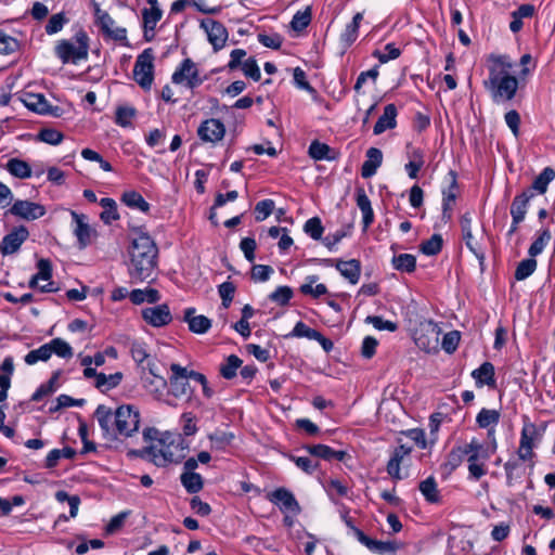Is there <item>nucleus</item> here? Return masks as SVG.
Returning a JSON list of instances; mask_svg holds the SVG:
<instances>
[{"instance_id": "1", "label": "nucleus", "mask_w": 555, "mask_h": 555, "mask_svg": "<svg viewBox=\"0 0 555 555\" xmlns=\"http://www.w3.org/2000/svg\"><path fill=\"white\" fill-rule=\"evenodd\" d=\"M128 274L132 282L153 280L157 269L158 248L154 240L145 232L138 231L128 248Z\"/></svg>"}, {"instance_id": "2", "label": "nucleus", "mask_w": 555, "mask_h": 555, "mask_svg": "<svg viewBox=\"0 0 555 555\" xmlns=\"http://www.w3.org/2000/svg\"><path fill=\"white\" fill-rule=\"evenodd\" d=\"M94 416L107 439L132 437L139 430L141 423L139 409L131 404L120 405L115 411L100 404L94 412Z\"/></svg>"}, {"instance_id": "3", "label": "nucleus", "mask_w": 555, "mask_h": 555, "mask_svg": "<svg viewBox=\"0 0 555 555\" xmlns=\"http://www.w3.org/2000/svg\"><path fill=\"white\" fill-rule=\"evenodd\" d=\"M489 76L485 80V87L490 91L493 102L505 103L514 99L518 80L509 72L514 64L508 55L489 56Z\"/></svg>"}, {"instance_id": "4", "label": "nucleus", "mask_w": 555, "mask_h": 555, "mask_svg": "<svg viewBox=\"0 0 555 555\" xmlns=\"http://www.w3.org/2000/svg\"><path fill=\"white\" fill-rule=\"evenodd\" d=\"M188 450L189 443L181 434L165 433L163 437L151 447L142 451H131L130 453L140 455L158 467H165L171 463L177 464L184 460Z\"/></svg>"}, {"instance_id": "5", "label": "nucleus", "mask_w": 555, "mask_h": 555, "mask_svg": "<svg viewBox=\"0 0 555 555\" xmlns=\"http://www.w3.org/2000/svg\"><path fill=\"white\" fill-rule=\"evenodd\" d=\"M88 52L89 37L83 29L76 31L73 38L69 40H60L54 48L55 55L62 61L63 64H77L82 60H87Z\"/></svg>"}, {"instance_id": "6", "label": "nucleus", "mask_w": 555, "mask_h": 555, "mask_svg": "<svg viewBox=\"0 0 555 555\" xmlns=\"http://www.w3.org/2000/svg\"><path fill=\"white\" fill-rule=\"evenodd\" d=\"M464 452L468 462L469 477L479 480L487 474L486 462L490 459L491 452L476 438L464 443Z\"/></svg>"}, {"instance_id": "7", "label": "nucleus", "mask_w": 555, "mask_h": 555, "mask_svg": "<svg viewBox=\"0 0 555 555\" xmlns=\"http://www.w3.org/2000/svg\"><path fill=\"white\" fill-rule=\"evenodd\" d=\"M91 3L93 7L95 24L100 27L104 37L121 42L124 46H128L126 28L115 27V21L106 11L101 9V3L98 2V0H92Z\"/></svg>"}, {"instance_id": "8", "label": "nucleus", "mask_w": 555, "mask_h": 555, "mask_svg": "<svg viewBox=\"0 0 555 555\" xmlns=\"http://www.w3.org/2000/svg\"><path fill=\"white\" fill-rule=\"evenodd\" d=\"M133 79L143 90L151 89L154 81V53L151 48L138 55L133 66Z\"/></svg>"}, {"instance_id": "9", "label": "nucleus", "mask_w": 555, "mask_h": 555, "mask_svg": "<svg viewBox=\"0 0 555 555\" xmlns=\"http://www.w3.org/2000/svg\"><path fill=\"white\" fill-rule=\"evenodd\" d=\"M439 337L440 328L433 321L421 322L413 334L415 345L427 353L438 350Z\"/></svg>"}, {"instance_id": "10", "label": "nucleus", "mask_w": 555, "mask_h": 555, "mask_svg": "<svg viewBox=\"0 0 555 555\" xmlns=\"http://www.w3.org/2000/svg\"><path fill=\"white\" fill-rule=\"evenodd\" d=\"M542 430H540L533 423H525L521 433L517 455L519 461H532L535 456L533 449L538 446L542 438Z\"/></svg>"}, {"instance_id": "11", "label": "nucleus", "mask_w": 555, "mask_h": 555, "mask_svg": "<svg viewBox=\"0 0 555 555\" xmlns=\"http://www.w3.org/2000/svg\"><path fill=\"white\" fill-rule=\"evenodd\" d=\"M171 80L175 85H181L190 90L199 87L205 78L199 76L196 64L191 59H185L173 72Z\"/></svg>"}, {"instance_id": "12", "label": "nucleus", "mask_w": 555, "mask_h": 555, "mask_svg": "<svg viewBox=\"0 0 555 555\" xmlns=\"http://www.w3.org/2000/svg\"><path fill=\"white\" fill-rule=\"evenodd\" d=\"M444 182L447 185L442 189V219L447 222L452 218L453 206L460 193L456 172L450 170Z\"/></svg>"}, {"instance_id": "13", "label": "nucleus", "mask_w": 555, "mask_h": 555, "mask_svg": "<svg viewBox=\"0 0 555 555\" xmlns=\"http://www.w3.org/2000/svg\"><path fill=\"white\" fill-rule=\"evenodd\" d=\"M201 27L205 30L208 41L215 51L221 50L228 40V30L224 25L212 18H205L201 22Z\"/></svg>"}, {"instance_id": "14", "label": "nucleus", "mask_w": 555, "mask_h": 555, "mask_svg": "<svg viewBox=\"0 0 555 555\" xmlns=\"http://www.w3.org/2000/svg\"><path fill=\"white\" fill-rule=\"evenodd\" d=\"M225 134V126L216 118L204 120L197 128L198 138L206 143H217L223 139Z\"/></svg>"}, {"instance_id": "15", "label": "nucleus", "mask_w": 555, "mask_h": 555, "mask_svg": "<svg viewBox=\"0 0 555 555\" xmlns=\"http://www.w3.org/2000/svg\"><path fill=\"white\" fill-rule=\"evenodd\" d=\"M10 214L25 220H36L46 214V208L29 201H16L10 208Z\"/></svg>"}, {"instance_id": "16", "label": "nucleus", "mask_w": 555, "mask_h": 555, "mask_svg": "<svg viewBox=\"0 0 555 555\" xmlns=\"http://www.w3.org/2000/svg\"><path fill=\"white\" fill-rule=\"evenodd\" d=\"M142 318L155 327L167 325L172 320L170 309L166 304L143 309Z\"/></svg>"}, {"instance_id": "17", "label": "nucleus", "mask_w": 555, "mask_h": 555, "mask_svg": "<svg viewBox=\"0 0 555 555\" xmlns=\"http://www.w3.org/2000/svg\"><path fill=\"white\" fill-rule=\"evenodd\" d=\"M352 530L359 542L365 545L370 551L378 554H386L393 553L398 550V544L396 542L371 539L362 530L356 527H352Z\"/></svg>"}, {"instance_id": "18", "label": "nucleus", "mask_w": 555, "mask_h": 555, "mask_svg": "<svg viewBox=\"0 0 555 555\" xmlns=\"http://www.w3.org/2000/svg\"><path fill=\"white\" fill-rule=\"evenodd\" d=\"M28 234L27 229L23 225L7 234L0 246L2 255L16 253L21 245L27 240Z\"/></svg>"}, {"instance_id": "19", "label": "nucleus", "mask_w": 555, "mask_h": 555, "mask_svg": "<svg viewBox=\"0 0 555 555\" xmlns=\"http://www.w3.org/2000/svg\"><path fill=\"white\" fill-rule=\"evenodd\" d=\"M269 500L279 505L281 509L294 513L300 512V506L294 494L285 488H278L268 495Z\"/></svg>"}, {"instance_id": "20", "label": "nucleus", "mask_w": 555, "mask_h": 555, "mask_svg": "<svg viewBox=\"0 0 555 555\" xmlns=\"http://www.w3.org/2000/svg\"><path fill=\"white\" fill-rule=\"evenodd\" d=\"M383 163V153L377 147L366 151V159L361 167V176L365 179L373 177Z\"/></svg>"}, {"instance_id": "21", "label": "nucleus", "mask_w": 555, "mask_h": 555, "mask_svg": "<svg viewBox=\"0 0 555 555\" xmlns=\"http://www.w3.org/2000/svg\"><path fill=\"white\" fill-rule=\"evenodd\" d=\"M357 206L362 212L363 219V231H366L374 221V211L371 205V201L367 197L363 188H358L356 191Z\"/></svg>"}, {"instance_id": "22", "label": "nucleus", "mask_w": 555, "mask_h": 555, "mask_svg": "<svg viewBox=\"0 0 555 555\" xmlns=\"http://www.w3.org/2000/svg\"><path fill=\"white\" fill-rule=\"evenodd\" d=\"M38 272L36 273L37 278L40 281H48L47 284H43L39 287L41 293H55L59 291V287L55 286V283L51 281L52 279V264L49 259H40L37 262Z\"/></svg>"}, {"instance_id": "23", "label": "nucleus", "mask_w": 555, "mask_h": 555, "mask_svg": "<svg viewBox=\"0 0 555 555\" xmlns=\"http://www.w3.org/2000/svg\"><path fill=\"white\" fill-rule=\"evenodd\" d=\"M194 308H188L184 311L183 320L188 323L191 332L195 334H205L211 327V321L205 315H194Z\"/></svg>"}, {"instance_id": "24", "label": "nucleus", "mask_w": 555, "mask_h": 555, "mask_svg": "<svg viewBox=\"0 0 555 555\" xmlns=\"http://www.w3.org/2000/svg\"><path fill=\"white\" fill-rule=\"evenodd\" d=\"M70 216L76 224L74 234L78 240L79 247L85 248L87 245H89L91 237V229L86 222V216L80 215L74 210L70 211Z\"/></svg>"}, {"instance_id": "25", "label": "nucleus", "mask_w": 555, "mask_h": 555, "mask_svg": "<svg viewBox=\"0 0 555 555\" xmlns=\"http://www.w3.org/2000/svg\"><path fill=\"white\" fill-rule=\"evenodd\" d=\"M533 197L534 193L531 189H526L521 194L515 196L511 205V216L525 220L529 203Z\"/></svg>"}, {"instance_id": "26", "label": "nucleus", "mask_w": 555, "mask_h": 555, "mask_svg": "<svg viewBox=\"0 0 555 555\" xmlns=\"http://www.w3.org/2000/svg\"><path fill=\"white\" fill-rule=\"evenodd\" d=\"M23 103L27 108L38 114H50L51 105L43 94L27 92L23 96Z\"/></svg>"}, {"instance_id": "27", "label": "nucleus", "mask_w": 555, "mask_h": 555, "mask_svg": "<svg viewBox=\"0 0 555 555\" xmlns=\"http://www.w3.org/2000/svg\"><path fill=\"white\" fill-rule=\"evenodd\" d=\"M397 107L395 104H387L383 115L377 119L374 126V134H380L388 129L396 127Z\"/></svg>"}, {"instance_id": "28", "label": "nucleus", "mask_w": 555, "mask_h": 555, "mask_svg": "<svg viewBox=\"0 0 555 555\" xmlns=\"http://www.w3.org/2000/svg\"><path fill=\"white\" fill-rule=\"evenodd\" d=\"M336 269L340 274L346 278L351 284H357L361 274V264L357 259L347 261L339 260L336 263Z\"/></svg>"}, {"instance_id": "29", "label": "nucleus", "mask_w": 555, "mask_h": 555, "mask_svg": "<svg viewBox=\"0 0 555 555\" xmlns=\"http://www.w3.org/2000/svg\"><path fill=\"white\" fill-rule=\"evenodd\" d=\"M319 281L318 275H308L305 278V283H302L299 287L301 294L311 296L313 298H320L321 296L327 294L328 289L325 284H317Z\"/></svg>"}, {"instance_id": "30", "label": "nucleus", "mask_w": 555, "mask_h": 555, "mask_svg": "<svg viewBox=\"0 0 555 555\" xmlns=\"http://www.w3.org/2000/svg\"><path fill=\"white\" fill-rule=\"evenodd\" d=\"M472 376L476 380L478 387L483 385L494 386V366L490 362H483L478 369L474 370Z\"/></svg>"}, {"instance_id": "31", "label": "nucleus", "mask_w": 555, "mask_h": 555, "mask_svg": "<svg viewBox=\"0 0 555 555\" xmlns=\"http://www.w3.org/2000/svg\"><path fill=\"white\" fill-rule=\"evenodd\" d=\"M132 304L141 305L143 302L155 304L160 299L159 292L155 288L133 289L129 294Z\"/></svg>"}, {"instance_id": "32", "label": "nucleus", "mask_w": 555, "mask_h": 555, "mask_svg": "<svg viewBox=\"0 0 555 555\" xmlns=\"http://www.w3.org/2000/svg\"><path fill=\"white\" fill-rule=\"evenodd\" d=\"M409 163L405 164L404 169L411 179H416L418 171L424 166V153L421 149H413L409 153Z\"/></svg>"}, {"instance_id": "33", "label": "nucleus", "mask_w": 555, "mask_h": 555, "mask_svg": "<svg viewBox=\"0 0 555 555\" xmlns=\"http://www.w3.org/2000/svg\"><path fill=\"white\" fill-rule=\"evenodd\" d=\"M555 171L551 167H545L541 173L533 180L531 186L532 193L544 194L547 191L548 184L554 180Z\"/></svg>"}, {"instance_id": "34", "label": "nucleus", "mask_w": 555, "mask_h": 555, "mask_svg": "<svg viewBox=\"0 0 555 555\" xmlns=\"http://www.w3.org/2000/svg\"><path fill=\"white\" fill-rule=\"evenodd\" d=\"M4 168L14 177L26 179L31 176V168L28 163L20 158H11L7 162Z\"/></svg>"}, {"instance_id": "35", "label": "nucleus", "mask_w": 555, "mask_h": 555, "mask_svg": "<svg viewBox=\"0 0 555 555\" xmlns=\"http://www.w3.org/2000/svg\"><path fill=\"white\" fill-rule=\"evenodd\" d=\"M122 203L134 209H139L142 212L150 210V204L143 198V196L137 191H127L121 196Z\"/></svg>"}, {"instance_id": "36", "label": "nucleus", "mask_w": 555, "mask_h": 555, "mask_svg": "<svg viewBox=\"0 0 555 555\" xmlns=\"http://www.w3.org/2000/svg\"><path fill=\"white\" fill-rule=\"evenodd\" d=\"M180 480L189 493H197L204 486L202 476L194 472H183L180 476Z\"/></svg>"}, {"instance_id": "37", "label": "nucleus", "mask_w": 555, "mask_h": 555, "mask_svg": "<svg viewBox=\"0 0 555 555\" xmlns=\"http://www.w3.org/2000/svg\"><path fill=\"white\" fill-rule=\"evenodd\" d=\"M163 11L160 8H145L142 11V17H143V26H144V34L145 37L147 36V31H154L157 23L162 18Z\"/></svg>"}, {"instance_id": "38", "label": "nucleus", "mask_w": 555, "mask_h": 555, "mask_svg": "<svg viewBox=\"0 0 555 555\" xmlns=\"http://www.w3.org/2000/svg\"><path fill=\"white\" fill-rule=\"evenodd\" d=\"M551 238H552V234H551V231L548 228L541 230L539 232L538 237L532 242V244L530 245V247L528 249L529 256L534 258V257L539 256L540 254H542L544 248L550 243Z\"/></svg>"}, {"instance_id": "39", "label": "nucleus", "mask_w": 555, "mask_h": 555, "mask_svg": "<svg viewBox=\"0 0 555 555\" xmlns=\"http://www.w3.org/2000/svg\"><path fill=\"white\" fill-rule=\"evenodd\" d=\"M420 491L429 503H437L440 500L437 482L433 476L420 483Z\"/></svg>"}, {"instance_id": "40", "label": "nucleus", "mask_w": 555, "mask_h": 555, "mask_svg": "<svg viewBox=\"0 0 555 555\" xmlns=\"http://www.w3.org/2000/svg\"><path fill=\"white\" fill-rule=\"evenodd\" d=\"M243 361L235 354H230L224 363L220 365V375L225 379H232L236 376L237 370L242 366Z\"/></svg>"}, {"instance_id": "41", "label": "nucleus", "mask_w": 555, "mask_h": 555, "mask_svg": "<svg viewBox=\"0 0 555 555\" xmlns=\"http://www.w3.org/2000/svg\"><path fill=\"white\" fill-rule=\"evenodd\" d=\"M392 266L398 271L411 273L415 270L416 258L411 254H400L392 258Z\"/></svg>"}, {"instance_id": "42", "label": "nucleus", "mask_w": 555, "mask_h": 555, "mask_svg": "<svg viewBox=\"0 0 555 555\" xmlns=\"http://www.w3.org/2000/svg\"><path fill=\"white\" fill-rule=\"evenodd\" d=\"M100 205L103 207V211L101 212V220L109 224L112 221L119 219V215L117 212L116 203L113 198L104 197L100 201Z\"/></svg>"}, {"instance_id": "43", "label": "nucleus", "mask_w": 555, "mask_h": 555, "mask_svg": "<svg viewBox=\"0 0 555 555\" xmlns=\"http://www.w3.org/2000/svg\"><path fill=\"white\" fill-rule=\"evenodd\" d=\"M76 455V451L70 447H65L62 450L53 449L46 457V466L48 468L55 467L61 457L73 459Z\"/></svg>"}, {"instance_id": "44", "label": "nucleus", "mask_w": 555, "mask_h": 555, "mask_svg": "<svg viewBox=\"0 0 555 555\" xmlns=\"http://www.w3.org/2000/svg\"><path fill=\"white\" fill-rule=\"evenodd\" d=\"M51 356H52V350H51L50 346L47 343V344L40 346L37 349L30 350L25 356V362L28 365H34L38 361H48L51 358Z\"/></svg>"}, {"instance_id": "45", "label": "nucleus", "mask_w": 555, "mask_h": 555, "mask_svg": "<svg viewBox=\"0 0 555 555\" xmlns=\"http://www.w3.org/2000/svg\"><path fill=\"white\" fill-rule=\"evenodd\" d=\"M179 424L182 429V437L183 436H194L197 430V418L192 412H184L181 414Z\"/></svg>"}, {"instance_id": "46", "label": "nucleus", "mask_w": 555, "mask_h": 555, "mask_svg": "<svg viewBox=\"0 0 555 555\" xmlns=\"http://www.w3.org/2000/svg\"><path fill=\"white\" fill-rule=\"evenodd\" d=\"M537 266V260L533 257L521 260L515 270V279L517 281L526 280L535 271Z\"/></svg>"}, {"instance_id": "47", "label": "nucleus", "mask_w": 555, "mask_h": 555, "mask_svg": "<svg viewBox=\"0 0 555 555\" xmlns=\"http://www.w3.org/2000/svg\"><path fill=\"white\" fill-rule=\"evenodd\" d=\"M122 378V374L117 372L114 374L106 375L104 373H100L98 376V380H95V387L106 391L114 387H116Z\"/></svg>"}, {"instance_id": "48", "label": "nucleus", "mask_w": 555, "mask_h": 555, "mask_svg": "<svg viewBox=\"0 0 555 555\" xmlns=\"http://www.w3.org/2000/svg\"><path fill=\"white\" fill-rule=\"evenodd\" d=\"M464 459H465L464 444L454 447L448 453L444 466L450 472H452L463 463Z\"/></svg>"}, {"instance_id": "49", "label": "nucleus", "mask_w": 555, "mask_h": 555, "mask_svg": "<svg viewBox=\"0 0 555 555\" xmlns=\"http://www.w3.org/2000/svg\"><path fill=\"white\" fill-rule=\"evenodd\" d=\"M48 345L50 346L52 353H55L57 357L69 359L74 354L70 345L62 338H54L49 341Z\"/></svg>"}, {"instance_id": "50", "label": "nucleus", "mask_w": 555, "mask_h": 555, "mask_svg": "<svg viewBox=\"0 0 555 555\" xmlns=\"http://www.w3.org/2000/svg\"><path fill=\"white\" fill-rule=\"evenodd\" d=\"M208 438L212 448L221 450L231 444L234 439V435L229 431L216 430L215 433L210 434Z\"/></svg>"}, {"instance_id": "51", "label": "nucleus", "mask_w": 555, "mask_h": 555, "mask_svg": "<svg viewBox=\"0 0 555 555\" xmlns=\"http://www.w3.org/2000/svg\"><path fill=\"white\" fill-rule=\"evenodd\" d=\"M500 413L496 410L482 409L477 417L476 422L481 428H487L490 425H495L499 423Z\"/></svg>"}, {"instance_id": "52", "label": "nucleus", "mask_w": 555, "mask_h": 555, "mask_svg": "<svg viewBox=\"0 0 555 555\" xmlns=\"http://www.w3.org/2000/svg\"><path fill=\"white\" fill-rule=\"evenodd\" d=\"M442 237L440 234H434L429 240L421 244V251L427 256H434L440 253L442 248Z\"/></svg>"}, {"instance_id": "53", "label": "nucleus", "mask_w": 555, "mask_h": 555, "mask_svg": "<svg viewBox=\"0 0 555 555\" xmlns=\"http://www.w3.org/2000/svg\"><path fill=\"white\" fill-rule=\"evenodd\" d=\"M304 231L312 238V240H321L322 234L324 232V228L322 225L321 219L319 217L310 218L306 221L304 225Z\"/></svg>"}, {"instance_id": "54", "label": "nucleus", "mask_w": 555, "mask_h": 555, "mask_svg": "<svg viewBox=\"0 0 555 555\" xmlns=\"http://www.w3.org/2000/svg\"><path fill=\"white\" fill-rule=\"evenodd\" d=\"M401 51L393 43H387L384 51L375 50L373 56L376 57L380 63H387L391 60H396L400 56Z\"/></svg>"}, {"instance_id": "55", "label": "nucleus", "mask_w": 555, "mask_h": 555, "mask_svg": "<svg viewBox=\"0 0 555 555\" xmlns=\"http://www.w3.org/2000/svg\"><path fill=\"white\" fill-rule=\"evenodd\" d=\"M504 470L506 474V485L508 487L514 486V482L521 477V466L518 461H507L504 464Z\"/></svg>"}, {"instance_id": "56", "label": "nucleus", "mask_w": 555, "mask_h": 555, "mask_svg": "<svg viewBox=\"0 0 555 555\" xmlns=\"http://www.w3.org/2000/svg\"><path fill=\"white\" fill-rule=\"evenodd\" d=\"M463 240L466 247L476 256V258L482 262L485 260V251L480 247V244L473 235V231L462 233Z\"/></svg>"}, {"instance_id": "57", "label": "nucleus", "mask_w": 555, "mask_h": 555, "mask_svg": "<svg viewBox=\"0 0 555 555\" xmlns=\"http://www.w3.org/2000/svg\"><path fill=\"white\" fill-rule=\"evenodd\" d=\"M55 499L59 502H67L69 505V517L74 518L78 514V508L80 504V499L78 495H69L65 491H57L55 493Z\"/></svg>"}, {"instance_id": "58", "label": "nucleus", "mask_w": 555, "mask_h": 555, "mask_svg": "<svg viewBox=\"0 0 555 555\" xmlns=\"http://www.w3.org/2000/svg\"><path fill=\"white\" fill-rule=\"evenodd\" d=\"M293 297V289L289 286H279L269 295V299L280 306H285Z\"/></svg>"}, {"instance_id": "59", "label": "nucleus", "mask_w": 555, "mask_h": 555, "mask_svg": "<svg viewBox=\"0 0 555 555\" xmlns=\"http://www.w3.org/2000/svg\"><path fill=\"white\" fill-rule=\"evenodd\" d=\"M304 449L311 455L325 461L333 460V449L326 444H308Z\"/></svg>"}, {"instance_id": "60", "label": "nucleus", "mask_w": 555, "mask_h": 555, "mask_svg": "<svg viewBox=\"0 0 555 555\" xmlns=\"http://www.w3.org/2000/svg\"><path fill=\"white\" fill-rule=\"evenodd\" d=\"M331 147L319 141H313L309 146V155L315 160L330 159Z\"/></svg>"}, {"instance_id": "61", "label": "nucleus", "mask_w": 555, "mask_h": 555, "mask_svg": "<svg viewBox=\"0 0 555 555\" xmlns=\"http://www.w3.org/2000/svg\"><path fill=\"white\" fill-rule=\"evenodd\" d=\"M274 209V202L272 199H262L256 204L255 214L257 221L267 219Z\"/></svg>"}, {"instance_id": "62", "label": "nucleus", "mask_w": 555, "mask_h": 555, "mask_svg": "<svg viewBox=\"0 0 555 555\" xmlns=\"http://www.w3.org/2000/svg\"><path fill=\"white\" fill-rule=\"evenodd\" d=\"M366 323L372 324L378 331L395 332L398 330L397 323L384 320L382 317L369 315L365 320Z\"/></svg>"}, {"instance_id": "63", "label": "nucleus", "mask_w": 555, "mask_h": 555, "mask_svg": "<svg viewBox=\"0 0 555 555\" xmlns=\"http://www.w3.org/2000/svg\"><path fill=\"white\" fill-rule=\"evenodd\" d=\"M291 335L294 337H306L313 340L314 338L319 337V331L313 330L304 322L299 321L295 324Z\"/></svg>"}, {"instance_id": "64", "label": "nucleus", "mask_w": 555, "mask_h": 555, "mask_svg": "<svg viewBox=\"0 0 555 555\" xmlns=\"http://www.w3.org/2000/svg\"><path fill=\"white\" fill-rule=\"evenodd\" d=\"M241 69L246 77L251 78L255 81H258L261 78L259 66L254 57L246 59L242 64Z\"/></svg>"}]
</instances>
